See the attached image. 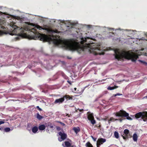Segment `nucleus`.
<instances>
[{
  "label": "nucleus",
  "mask_w": 147,
  "mask_h": 147,
  "mask_svg": "<svg viewBox=\"0 0 147 147\" xmlns=\"http://www.w3.org/2000/svg\"><path fill=\"white\" fill-rule=\"evenodd\" d=\"M21 23H25L28 24L25 27H19V38H27L29 39H39L41 40L52 41L56 46L59 47L68 49L71 51H77L79 53L82 51H85L92 53L96 55H103V51L105 50L104 48L102 47L100 45L93 43L91 40L92 38L89 37H83L82 34L79 32V30L74 27L76 24L69 21L59 20V23L64 24L66 25H70L72 26L70 30L72 32V34L76 36L78 40H74L62 39L58 34L61 32L57 30H51L50 34L47 35L41 34L38 30L43 29L40 26L37 25L33 28L29 26L26 22V18L22 16H19V21Z\"/></svg>",
  "instance_id": "nucleus-1"
},
{
  "label": "nucleus",
  "mask_w": 147,
  "mask_h": 147,
  "mask_svg": "<svg viewBox=\"0 0 147 147\" xmlns=\"http://www.w3.org/2000/svg\"><path fill=\"white\" fill-rule=\"evenodd\" d=\"M114 51L115 57L118 60H121L123 58H125L130 59L133 62H135L138 58V56L142 54L140 50L136 51L135 53L130 51L127 52L118 49L115 50Z\"/></svg>",
  "instance_id": "nucleus-2"
},
{
  "label": "nucleus",
  "mask_w": 147,
  "mask_h": 147,
  "mask_svg": "<svg viewBox=\"0 0 147 147\" xmlns=\"http://www.w3.org/2000/svg\"><path fill=\"white\" fill-rule=\"evenodd\" d=\"M115 115L118 117H126V119L129 120H131L132 119L129 116V114L124 111L121 110L115 113Z\"/></svg>",
  "instance_id": "nucleus-3"
},
{
  "label": "nucleus",
  "mask_w": 147,
  "mask_h": 147,
  "mask_svg": "<svg viewBox=\"0 0 147 147\" xmlns=\"http://www.w3.org/2000/svg\"><path fill=\"white\" fill-rule=\"evenodd\" d=\"M135 117L137 119L141 118L144 121L147 122V112H140L136 113Z\"/></svg>",
  "instance_id": "nucleus-4"
},
{
  "label": "nucleus",
  "mask_w": 147,
  "mask_h": 147,
  "mask_svg": "<svg viewBox=\"0 0 147 147\" xmlns=\"http://www.w3.org/2000/svg\"><path fill=\"white\" fill-rule=\"evenodd\" d=\"M10 26L12 27L13 29H14L12 31H10L9 32V34L12 36H15L16 37L15 38L16 40H18V27H16V26L13 25L12 24H11Z\"/></svg>",
  "instance_id": "nucleus-5"
},
{
  "label": "nucleus",
  "mask_w": 147,
  "mask_h": 147,
  "mask_svg": "<svg viewBox=\"0 0 147 147\" xmlns=\"http://www.w3.org/2000/svg\"><path fill=\"white\" fill-rule=\"evenodd\" d=\"M58 134L60 136V137L58 138V140L60 142L64 140L67 137V134L63 132H59Z\"/></svg>",
  "instance_id": "nucleus-6"
},
{
  "label": "nucleus",
  "mask_w": 147,
  "mask_h": 147,
  "mask_svg": "<svg viewBox=\"0 0 147 147\" xmlns=\"http://www.w3.org/2000/svg\"><path fill=\"white\" fill-rule=\"evenodd\" d=\"M106 141V140L105 138H99L97 141L96 145L97 147H99L100 146L105 142Z\"/></svg>",
  "instance_id": "nucleus-7"
},
{
  "label": "nucleus",
  "mask_w": 147,
  "mask_h": 147,
  "mask_svg": "<svg viewBox=\"0 0 147 147\" xmlns=\"http://www.w3.org/2000/svg\"><path fill=\"white\" fill-rule=\"evenodd\" d=\"M64 101V98H59V99H56L55 100L54 104H58L59 105L60 104L62 103Z\"/></svg>",
  "instance_id": "nucleus-8"
},
{
  "label": "nucleus",
  "mask_w": 147,
  "mask_h": 147,
  "mask_svg": "<svg viewBox=\"0 0 147 147\" xmlns=\"http://www.w3.org/2000/svg\"><path fill=\"white\" fill-rule=\"evenodd\" d=\"M32 124L31 123H28L27 125V129L30 134L32 133L31 129H32Z\"/></svg>",
  "instance_id": "nucleus-9"
},
{
  "label": "nucleus",
  "mask_w": 147,
  "mask_h": 147,
  "mask_svg": "<svg viewBox=\"0 0 147 147\" xmlns=\"http://www.w3.org/2000/svg\"><path fill=\"white\" fill-rule=\"evenodd\" d=\"M73 130L74 131L76 134H77L80 131V128L78 127H73Z\"/></svg>",
  "instance_id": "nucleus-10"
},
{
  "label": "nucleus",
  "mask_w": 147,
  "mask_h": 147,
  "mask_svg": "<svg viewBox=\"0 0 147 147\" xmlns=\"http://www.w3.org/2000/svg\"><path fill=\"white\" fill-rule=\"evenodd\" d=\"M31 129L32 132L34 134H35L38 131V128L37 127L35 126L32 127Z\"/></svg>",
  "instance_id": "nucleus-11"
},
{
  "label": "nucleus",
  "mask_w": 147,
  "mask_h": 147,
  "mask_svg": "<svg viewBox=\"0 0 147 147\" xmlns=\"http://www.w3.org/2000/svg\"><path fill=\"white\" fill-rule=\"evenodd\" d=\"M30 96L29 94L25 95L24 94L22 95L21 98H24L25 100H28L30 98Z\"/></svg>",
  "instance_id": "nucleus-12"
},
{
  "label": "nucleus",
  "mask_w": 147,
  "mask_h": 147,
  "mask_svg": "<svg viewBox=\"0 0 147 147\" xmlns=\"http://www.w3.org/2000/svg\"><path fill=\"white\" fill-rule=\"evenodd\" d=\"M94 118V117L92 113H88V119L89 120H90L91 119H93Z\"/></svg>",
  "instance_id": "nucleus-13"
},
{
  "label": "nucleus",
  "mask_w": 147,
  "mask_h": 147,
  "mask_svg": "<svg viewBox=\"0 0 147 147\" xmlns=\"http://www.w3.org/2000/svg\"><path fill=\"white\" fill-rule=\"evenodd\" d=\"M46 127L44 124H42L39 125L38 128L40 130H43Z\"/></svg>",
  "instance_id": "nucleus-14"
},
{
  "label": "nucleus",
  "mask_w": 147,
  "mask_h": 147,
  "mask_svg": "<svg viewBox=\"0 0 147 147\" xmlns=\"http://www.w3.org/2000/svg\"><path fill=\"white\" fill-rule=\"evenodd\" d=\"M138 136L137 134L136 133L133 134V140L134 141L136 142L137 140Z\"/></svg>",
  "instance_id": "nucleus-15"
},
{
  "label": "nucleus",
  "mask_w": 147,
  "mask_h": 147,
  "mask_svg": "<svg viewBox=\"0 0 147 147\" xmlns=\"http://www.w3.org/2000/svg\"><path fill=\"white\" fill-rule=\"evenodd\" d=\"M36 118L39 120H40L43 118V117L40 115L38 113L36 114Z\"/></svg>",
  "instance_id": "nucleus-16"
},
{
  "label": "nucleus",
  "mask_w": 147,
  "mask_h": 147,
  "mask_svg": "<svg viewBox=\"0 0 147 147\" xmlns=\"http://www.w3.org/2000/svg\"><path fill=\"white\" fill-rule=\"evenodd\" d=\"M62 98H64V100H65V98L67 100L72 99V98L68 95H65Z\"/></svg>",
  "instance_id": "nucleus-17"
},
{
  "label": "nucleus",
  "mask_w": 147,
  "mask_h": 147,
  "mask_svg": "<svg viewBox=\"0 0 147 147\" xmlns=\"http://www.w3.org/2000/svg\"><path fill=\"white\" fill-rule=\"evenodd\" d=\"M114 135L115 137L116 138H118L119 137V135L118 132L117 131H115L114 133Z\"/></svg>",
  "instance_id": "nucleus-18"
},
{
  "label": "nucleus",
  "mask_w": 147,
  "mask_h": 147,
  "mask_svg": "<svg viewBox=\"0 0 147 147\" xmlns=\"http://www.w3.org/2000/svg\"><path fill=\"white\" fill-rule=\"evenodd\" d=\"M86 146L87 147H93L92 145L89 142H88L86 144Z\"/></svg>",
  "instance_id": "nucleus-19"
},
{
  "label": "nucleus",
  "mask_w": 147,
  "mask_h": 147,
  "mask_svg": "<svg viewBox=\"0 0 147 147\" xmlns=\"http://www.w3.org/2000/svg\"><path fill=\"white\" fill-rule=\"evenodd\" d=\"M4 130L5 132H8L10 131L11 129L9 127H6L4 129Z\"/></svg>",
  "instance_id": "nucleus-20"
},
{
  "label": "nucleus",
  "mask_w": 147,
  "mask_h": 147,
  "mask_svg": "<svg viewBox=\"0 0 147 147\" xmlns=\"http://www.w3.org/2000/svg\"><path fill=\"white\" fill-rule=\"evenodd\" d=\"M118 87H111L109 86L108 87L107 89L109 90H111L117 88Z\"/></svg>",
  "instance_id": "nucleus-21"
},
{
  "label": "nucleus",
  "mask_w": 147,
  "mask_h": 147,
  "mask_svg": "<svg viewBox=\"0 0 147 147\" xmlns=\"http://www.w3.org/2000/svg\"><path fill=\"white\" fill-rule=\"evenodd\" d=\"M115 120L113 118L111 117L108 120V123H110L111 121H113Z\"/></svg>",
  "instance_id": "nucleus-22"
},
{
  "label": "nucleus",
  "mask_w": 147,
  "mask_h": 147,
  "mask_svg": "<svg viewBox=\"0 0 147 147\" xmlns=\"http://www.w3.org/2000/svg\"><path fill=\"white\" fill-rule=\"evenodd\" d=\"M90 122H91V123L94 125V124H95L96 123V121L94 120V119H91V120H90Z\"/></svg>",
  "instance_id": "nucleus-23"
},
{
  "label": "nucleus",
  "mask_w": 147,
  "mask_h": 147,
  "mask_svg": "<svg viewBox=\"0 0 147 147\" xmlns=\"http://www.w3.org/2000/svg\"><path fill=\"white\" fill-rule=\"evenodd\" d=\"M35 63H34V61L33 62V63H32V64H31V65H29L28 66V67L29 68H31V67H34L35 66Z\"/></svg>",
  "instance_id": "nucleus-24"
},
{
  "label": "nucleus",
  "mask_w": 147,
  "mask_h": 147,
  "mask_svg": "<svg viewBox=\"0 0 147 147\" xmlns=\"http://www.w3.org/2000/svg\"><path fill=\"white\" fill-rule=\"evenodd\" d=\"M65 145L66 146H70V143L68 142V141H66L65 142Z\"/></svg>",
  "instance_id": "nucleus-25"
},
{
  "label": "nucleus",
  "mask_w": 147,
  "mask_h": 147,
  "mask_svg": "<svg viewBox=\"0 0 147 147\" xmlns=\"http://www.w3.org/2000/svg\"><path fill=\"white\" fill-rule=\"evenodd\" d=\"M129 131L127 129H125L124 131V133L125 134L127 135L129 134Z\"/></svg>",
  "instance_id": "nucleus-26"
},
{
  "label": "nucleus",
  "mask_w": 147,
  "mask_h": 147,
  "mask_svg": "<svg viewBox=\"0 0 147 147\" xmlns=\"http://www.w3.org/2000/svg\"><path fill=\"white\" fill-rule=\"evenodd\" d=\"M139 61L141 62L143 64H144L146 65H147V63H146L145 62H144L141 60H139Z\"/></svg>",
  "instance_id": "nucleus-27"
},
{
  "label": "nucleus",
  "mask_w": 147,
  "mask_h": 147,
  "mask_svg": "<svg viewBox=\"0 0 147 147\" xmlns=\"http://www.w3.org/2000/svg\"><path fill=\"white\" fill-rule=\"evenodd\" d=\"M122 95V94H120L119 93H117L116 94L113 95V96H120Z\"/></svg>",
  "instance_id": "nucleus-28"
},
{
  "label": "nucleus",
  "mask_w": 147,
  "mask_h": 147,
  "mask_svg": "<svg viewBox=\"0 0 147 147\" xmlns=\"http://www.w3.org/2000/svg\"><path fill=\"white\" fill-rule=\"evenodd\" d=\"M36 108L38 109L40 111H42V109H41L38 106H37L36 107Z\"/></svg>",
  "instance_id": "nucleus-29"
},
{
  "label": "nucleus",
  "mask_w": 147,
  "mask_h": 147,
  "mask_svg": "<svg viewBox=\"0 0 147 147\" xmlns=\"http://www.w3.org/2000/svg\"><path fill=\"white\" fill-rule=\"evenodd\" d=\"M91 137L94 141H95L96 140V138H95L93 137L92 136H91Z\"/></svg>",
  "instance_id": "nucleus-30"
},
{
  "label": "nucleus",
  "mask_w": 147,
  "mask_h": 147,
  "mask_svg": "<svg viewBox=\"0 0 147 147\" xmlns=\"http://www.w3.org/2000/svg\"><path fill=\"white\" fill-rule=\"evenodd\" d=\"M123 136V138L124 139H126L127 138V137L126 136Z\"/></svg>",
  "instance_id": "nucleus-31"
},
{
  "label": "nucleus",
  "mask_w": 147,
  "mask_h": 147,
  "mask_svg": "<svg viewBox=\"0 0 147 147\" xmlns=\"http://www.w3.org/2000/svg\"><path fill=\"white\" fill-rule=\"evenodd\" d=\"M124 30V31H129L130 32V33H131V34H132V32L133 31L130 30H127V29Z\"/></svg>",
  "instance_id": "nucleus-32"
},
{
  "label": "nucleus",
  "mask_w": 147,
  "mask_h": 147,
  "mask_svg": "<svg viewBox=\"0 0 147 147\" xmlns=\"http://www.w3.org/2000/svg\"><path fill=\"white\" fill-rule=\"evenodd\" d=\"M119 120V121H120V122H122L123 119H115V120L116 121V120Z\"/></svg>",
  "instance_id": "nucleus-33"
},
{
  "label": "nucleus",
  "mask_w": 147,
  "mask_h": 147,
  "mask_svg": "<svg viewBox=\"0 0 147 147\" xmlns=\"http://www.w3.org/2000/svg\"><path fill=\"white\" fill-rule=\"evenodd\" d=\"M140 40H146V39L144 37H142V38H141L140 39Z\"/></svg>",
  "instance_id": "nucleus-34"
},
{
  "label": "nucleus",
  "mask_w": 147,
  "mask_h": 147,
  "mask_svg": "<svg viewBox=\"0 0 147 147\" xmlns=\"http://www.w3.org/2000/svg\"><path fill=\"white\" fill-rule=\"evenodd\" d=\"M4 123V122L2 121H0V125H1V124H3Z\"/></svg>",
  "instance_id": "nucleus-35"
},
{
  "label": "nucleus",
  "mask_w": 147,
  "mask_h": 147,
  "mask_svg": "<svg viewBox=\"0 0 147 147\" xmlns=\"http://www.w3.org/2000/svg\"><path fill=\"white\" fill-rule=\"evenodd\" d=\"M88 27L89 28H92V26L90 25H88Z\"/></svg>",
  "instance_id": "nucleus-36"
},
{
  "label": "nucleus",
  "mask_w": 147,
  "mask_h": 147,
  "mask_svg": "<svg viewBox=\"0 0 147 147\" xmlns=\"http://www.w3.org/2000/svg\"><path fill=\"white\" fill-rule=\"evenodd\" d=\"M67 82L69 84H71V82L70 81H69V80H67Z\"/></svg>",
  "instance_id": "nucleus-37"
},
{
  "label": "nucleus",
  "mask_w": 147,
  "mask_h": 147,
  "mask_svg": "<svg viewBox=\"0 0 147 147\" xmlns=\"http://www.w3.org/2000/svg\"><path fill=\"white\" fill-rule=\"evenodd\" d=\"M3 66V65L1 63V61H0V68Z\"/></svg>",
  "instance_id": "nucleus-38"
},
{
  "label": "nucleus",
  "mask_w": 147,
  "mask_h": 147,
  "mask_svg": "<svg viewBox=\"0 0 147 147\" xmlns=\"http://www.w3.org/2000/svg\"><path fill=\"white\" fill-rule=\"evenodd\" d=\"M69 106L70 107H73L74 106V105H73L70 104L69 105Z\"/></svg>",
  "instance_id": "nucleus-39"
},
{
  "label": "nucleus",
  "mask_w": 147,
  "mask_h": 147,
  "mask_svg": "<svg viewBox=\"0 0 147 147\" xmlns=\"http://www.w3.org/2000/svg\"><path fill=\"white\" fill-rule=\"evenodd\" d=\"M147 98V95L143 98V99Z\"/></svg>",
  "instance_id": "nucleus-40"
},
{
  "label": "nucleus",
  "mask_w": 147,
  "mask_h": 147,
  "mask_svg": "<svg viewBox=\"0 0 147 147\" xmlns=\"http://www.w3.org/2000/svg\"><path fill=\"white\" fill-rule=\"evenodd\" d=\"M112 30H114V28H111V29L110 28V29H109V30L111 31Z\"/></svg>",
  "instance_id": "nucleus-41"
},
{
  "label": "nucleus",
  "mask_w": 147,
  "mask_h": 147,
  "mask_svg": "<svg viewBox=\"0 0 147 147\" xmlns=\"http://www.w3.org/2000/svg\"><path fill=\"white\" fill-rule=\"evenodd\" d=\"M74 90L76 91V90L77 88H74Z\"/></svg>",
  "instance_id": "nucleus-42"
},
{
  "label": "nucleus",
  "mask_w": 147,
  "mask_h": 147,
  "mask_svg": "<svg viewBox=\"0 0 147 147\" xmlns=\"http://www.w3.org/2000/svg\"><path fill=\"white\" fill-rule=\"evenodd\" d=\"M61 123L62 125H65V124H64V123Z\"/></svg>",
  "instance_id": "nucleus-43"
},
{
  "label": "nucleus",
  "mask_w": 147,
  "mask_h": 147,
  "mask_svg": "<svg viewBox=\"0 0 147 147\" xmlns=\"http://www.w3.org/2000/svg\"><path fill=\"white\" fill-rule=\"evenodd\" d=\"M7 18H9V15H8L7 16Z\"/></svg>",
  "instance_id": "nucleus-44"
},
{
  "label": "nucleus",
  "mask_w": 147,
  "mask_h": 147,
  "mask_svg": "<svg viewBox=\"0 0 147 147\" xmlns=\"http://www.w3.org/2000/svg\"><path fill=\"white\" fill-rule=\"evenodd\" d=\"M2 24L0 22V25Z\"/></svg>",
  "instance_id": "nucleus-45"
},
{
  "label": "nucleus",
  "mask_w": 147,
  "mask_h": 147,
  "mask_svg": "<svg viewBox=\"0 0 147 147\" xmlns=\"http://www.w3.org/2000/svg\"><path fill=\"white\" fill-rule=\"evenodd\" d=\"M145 35L147 36V33L145 34Z\"/></svg>",
  "instance_id": "nucleus-46"
},
{
  "label": "nucleus",
  "mask_w": 147,
  "mask_h": 147,
  "mask_svg": "<svg viewBox=\"0 0 147 147\" xmlns=\"http://www.w3.org/2000/svg\"><path fill=\"white\" fill-rule=\"evenodd\" d=\"M118 29L120 30V28H119L118 29H115V30L116 31V30H117Z\"/></svg>",
  "instance_id": "nucleus-47"
},
{
  "label": "nucleus",
  "mask_w": 147,
  "mask_h": 147,
  "mask_svg": "<svg viewBox=\"0 0 147 147\" xmlns=\"http://www.w3.org/2000/svg\"><path fill=\"white\" fill-rule=\"evenodd\" d=\"M53 127V126H51V127L52 128Z\"/></svg>",
  "instance_id": "nucleus-48"
},
{
  "label": "nucleus",
  "mask_w": 147,
  "mask_h": 147,
  "mask_svg": "<svg viewBox=\"0 0 147 147\" xmlns=\"http://www.w3.org/2000/svg\"><path fill=\"white\" fill-rule=\"evenodd\" d=\"M105 121H106V120H107V119H105Z\"/></svg>",
  "instance_id": "nucleus-49"
},
{
  "label": "nucleus",
  "mask_w": 147,
  "mask_h": 147,
  "mask_svg": "<svg viewBox=\"0 0 147 147\" xmlns=\"http://www.w3.org/2000/svg\"><path fill=\"white\" fill-rule=\"evenodd\" d=\"M20 73H19V75H20ZM20 74H21V75H22V74H21V73H20Z\"/></svg>",
  "instance_id": "nucleus-50"
},
{
  "label": "nucleus",
  "mask_w": 147,
  "mask_h": 147,
  "mask_svg": "<svg viewBox=\"0 0 147 147\" xmlns=\"http://www.w3.org/2000/svg\"><path fill=\"white\" fill-rule=\"evenodd\" d=\"M111 35H109V37L111 36H111Z\"/></svg>",
  "instance_id": "nucleus-51"
},
{
  "label": "nucleus",
  "mask_w": 147,
  "mask_h": 147,
  "mask_svg": "<svg viewBox=\"0 0 147 147\" xmlns=\"http://www.w3.org/2000/svg\"><path fill=\"white\" fill-rule=\"evenodd\" d=\"M2 128L1 127H0V130Z\"/></svg>",
  "instance_id": "nucleus-52"
},
{
  "label": "nucleus",
  "mask_w": 147,
  "mask_h": 147,
  "mask_svg": "<svg viewBox=\"0 0 147 147\" xmlns=\"http://www.w3.org/2000/svg\"><path fill=\"white\" fill-rule=\"evenodd\" d=\"M1 32H0V35H1Z\"/></svg>",
  "instance_id": "nucleus-53"
},
{
  "label": "nucleus",
  "mask_w": 147,
  "mask_h": 147,
  "mask_svg": "<svg viewBox=\"0 0 147 147\" xmlns=\"http://www.w3.org/2000/svg\"><path fill=\"white\" fill-rule=\"evenodd\" d=\"M24 74V73H22V75H23V74Z\"/></svg>",
  "instance_id": "nucleus-54"
},
{
  "label": "nucleus",
  "mask_w": 147,
  "mask_h": 147,
  "mask_svg": "<svg viewBox=\"0 0 147 147\" xmlns=\"http://www.w3.org/2000/svg\"><path fill=\"white\" fill-rule=\"evenodd\" d=\"M23 102H24V101H26L23 100Z\"/></svg>",
  "instance_id": "nucleus-55"
},
{
  "label": "nucleus",
  "mask_w": 147,
  "mask_h": 147,
  "mask_svg": "<svg viewBox=\"0 0 147 147\" xmlns=\"http://www.w3.org/2000/svg\"><path fill=\"white\" fill-rule=\"evenodd\" d=\"M146 41H147V39H146Z\"/></svg>",
  "instance_id": "nucleus-56"
}]
</instances>
